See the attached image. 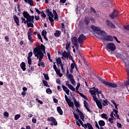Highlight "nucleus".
<instances>
[{"label":"nucleus","instance_id":"f257e3e1","mask_svg":"<svg viewBox=\"0 0 129 129\" xmlns=\"http://www.w3.org/2000/svg\"><path fill=\"white\" fill-rule=\"evenodd\" d=\"M45 49L46 47H45V45L43 44H41V45H40V44H36V47L34 48L33 49V54L35 57H37V59L39 58L38 55H40L41 53L42 54L46 53Z\"/></svg>","mask_w":129,"mask_h":129},{"label":"nucleus","instance_id":"f03ea898","mask_svg":"<svg viewBox=\"0 0 129 129\" xmlns=\"http://www.w3.org/2000/svg\"><path fill=\"white\" fill-rule=\"evenodd\" d=\"M98 79L99 81H101L102 83H103L104 85L109 88H116V87H117V85L116 84L106 82L103 79H102L101 77H98Z\"/></svg>","mask_w":129,"mask_h":129},{"label":"nucleus","instance_id":"7ed1b4c3","mask_svg":"<svg viewBox=\"0 0 129 129\" xmlns=\"http://www.w3.org/2000/svg\"><path fill=\"white\" fill-rule=\"evenodd\" d=\"M91 28L94 31H97V35H99V36H103V37H106V36H107V33H106V32H105V31L103 30L101 31V28L98 27L91 25Z\"/></svg>","mask_w":129,"mask_h":129},{"label":"nucleus","instance_id":"20e7f679","mask_svg":"<svg viewBox=\"0 0 129 129\" xmlns=\"http://www.w3.org/2000/svg\"><path fill=\"white\" fill-rule=\"evenodd\" d=\"M106 48L107 50H110L112 52H113V51H115L116 47L115 46V44H114L113 43L109 42L107 44Z\"/></svg>","mask_w":129,"mask_h":129},{"label":"nucleus","instance_id":"39448f33","mask_svg":"<svg viewBox=\"0 0 129 129\" xmlns=\"http://www.w3.org/2000/svg\"><path fill=\"white\" fill-rule=\"evenodd\" d=\"M79 44L81 45L83 44L85 40H86V37L84 36V34L80 35L79 37L78 38Z\"/></svg>","mask_w":129,"mask_h":129},{"label":"nucleus","instance_id":"423d86ee","mask_svg":"<svg viewBox=\"0 0 129 129\" xmlns=\"http://www.w3.org/2000/svg\"><path fill=\"white\" fill-rule=\"evenodd\" d=\"M119 14V12L114 10L111 14L109 15V16L111 19L113 20V19H115V18H116L117 16H118Z\"/></svg>","mask_w":129,"mask_h":129},{"label":"nucleus","instance_id":"0eeeda50","mask_svg":"<svg viewBox=\"0 0 129 129\" xmlns=\"http://www.w3.org/2000/svg\"><path fill=\"white\" fill-rule=\"evenodd\" d=\"M53 69L55 71L57 75H58L59 77H62V76H63V74H61L60 72V69H58V68H57V66H54Z\"/></svg>","mask_w":129,"mask_h":129},{"label":"nucleus","instance_id":"6e6552de","mask_svg":"<svg viewBox=\"0 0 129 129\" xmlns=\"http://www.w3.org/2000/svg\"><path fill=\"white\" fill-rule=\"evenodd\" d=\"M102 40L103 41H113V37L110 35L106 36V37H101Z\"/></svg>","mask_w":129,"mask_h":129},{"label":"nucleus","instance_id":"1a4fd4ad","mask_svg":"<svg viewBox=\"0 0 129 129\" xmlns=\"http://www.w3.org/2000/svg\"><path fill=\"white\" fill-rule=\"evenodd\" d=\"M48 121H52L54 123V125H57L58 122L56 121V119L54 117H50L47 118Z\"/></svg>","mask_w":129,"mask_h":129},{"label":"nucleus","instance_id":"9d476101","mask_svg":"<svg viewBox=\"0 0 129 129\" xmlns=\"http://www.w3.org/2000/svg\"><path fill=\"white\" fill-rule=\"evenodd\" d=\"M106 23L107 27H109V28H111L112 29H114L115 28V25L111 22L110 21L107 20Z\"/></svg>","mask_w":129,"mask_h":129},{"label":"nucleus","instance_id":"9b49d317","mask_svg":"<svg viewBox=\"0 0 129 129\" xmlns=\"http://www.w3.org/2000/svg\"><path fill=\"white\" fill-rule=\"evenodd\" d=\"M13 19L14 20L17 26H20V19H19V17L17 16V15H14L13 16Z\"/></svg>","mask_w":129,"mask_h":129},{"label":"nucleus","instance_id":"f8f14e48","mask_svg":"<svg viewBox=\"0 0 129 129\" xmlns=\"http://www.w3.org/2000/svg\"><path fill=\"white\" fill-rule=\"evenodd\" d=\"M35 19V16H30L28 18L26 19L27 23H33L34 24V20Z\"/></svg>","mask_w":129,"mask_h":129},{"label":"nucleus","instance_id":"ddd939ff","mask_svg":"<svg viewBox=\"0 0 129 129\" xmlns=\"http://www.w3.org/2000/svg\"><path fill=\"white\" fill-rule=\"evenodd\" d=\"M28 39L30 42H34V39H33V37H32V33L30 32V31H28L27 33Z\"/></svg>","mask_w":129,"mask_h":129},{"label":"nucleus","instance_id":"4468645a","mask_svg":"<svg viewBox=\"0 0 129 129\" xmlns=\"http://www.w3.org/2000/svg\"><path fill=\"white\" fill-rule=\"evenodd\" d=\"M84 23L86 24V26H88L89 25V23H90V19H89V18L87 16H85V19H84Z\"/></svg>","mask_w":129,"mask_h":129},{"label":"nucleus","instance_id":"2eb2a0df","mask_svg":"<svg viewBox=\"0 0 129 129\" xmlns=\"http://www.w3.org/2000/svg\"><path fill=\"white\" fill-rule=\"evenodd\" d=\"M20 67L21 69L23 70V71H26V63L25 62H22L20 64Z\"/></svg>","mask_w":129,"mask_h":129},{"label":"nucleus","instance_id":"dca6fc26","mask_svg":"<svg viewBox=\"0 0 129 129\" xmlns=\"http://www.w3.org/2000/svg\"><path fill=\"white\" fill-rule=\"evenodd\" d=\"M62 88L63 89V90L66 92V93L68 95H69V89L67 88V87L62 85Z\"/></svg>","mask_w":129,"mask_h":129},{"label":"nucleus","instance_id":"f3484780","mask_svg":"<svg viewBox=\"0 0 129 129\" xmlns=\"http://www.w3.org/2000/svg\"><path fill=\"white\" fill-rule=\"evenodd\" d=\"M57 111L60 115H63V110H62V109H61V107H57Z\"/></svg>","mask_w":129,"mask_h":129},{"label":"nucleus","instance_id":"a211bd4d","mask_svg":"<svg viewBox=\"0 0 129 129\" xmlns=\"http://www.w3.org/2000/svg\"><path fill=\"white\" fill-rule=\"evenodd\" d=\"M23 15L24 18H25L26 19H28L29 17L31 16L29 13H28V12L27 11H24L23 13Z\"/></svg>","mask_w":129,"mask_h":129},{"label":"nucleus","instance_id":"6ab92c4d","mask_svg":"<svg viewBox=\"0 0 129 129\" xmlns=\"http://www.w3.org/2000/svg\"><path fill=\"white\" fill-rule=\"evenodd\" d=\"M69 55H70V53L69 52L67 53L66 52V50H64V52L62 53V57H64V58H67V59H68V57H69Z\"/></svg>","mask_w":129,"mask_h":129},{"label":"nucleus","instance_id":"aec40b11","mask_svg":"<svg viewBox=\"0 0 129 129\" xmlns=\"http://www.w3.org/2000/svg\"><path fill=\"white\" fill-rule=\"evenodd\" d=\"M54 35L55 38H59L60 37V35H61V32L59 30H56Z\"/></svg>","mask_w":129,"mask_h":129},{"label":"nucleus","instance_id":"412c9836","mask_svg":"<svg viewBox=\"0 0 129 129\" xmlns=\"http://www.w3.org/2000/svg\"><path fill=\"white\" fill-rule=\"evenodd\" d=\"M38 59L39 62H42V59H43V57H44V54H42V53H40V54H38Z\"/></svg>","mask_w":129,"mask_h":129},{"label":"nucleus","instance_id":"4be33fe9","mask_svg":"<svg viewBox=\"0 0 129 129\" xmlns=\"http://www.w3.org/2000/svg\"><path fill=\"white\" fill-rule=\"evenodd\" d=\"M98 123L100 126H104L105 125V122L103 120H99Z\"/></svg>","mask_w":129,"mask_h":129},{"label":"nucleus","instance_id":"5701e85b","mask_svg":"<svg viewBox=\"0 0 129 129\" xmlns=\"http://www.w3.org/2000/svg\"><path fill=\"white\" fill-rule=\"evenodd\" d=\"M25 3H28V4L31 7L34 6V3L33 2V0H24Z\"/></svg>","mask_w":129,"mask_h":129},{"label":"nucleus","instance_id":"b1692460","mask_svg":"<svg viewBox=\"0 0 129 129\" xmlns=\"http://www.w3.org/2000/svg\"><path fill=\"white\" fill-rule=\"evenodd\" d=\"M70 44H71V42L67 41V43L66 44V49L67 52H68V51H69V48H70Z\"/></svg>","mask_w":129,"mask_h":129},{"label":"nucleus","instance_id":"393cba45","mask_svg":"<svg viewBox=\"0 0 129 129\" xmlns=\"http://www.w3.org/2000/svg\"><path fill=\"white\" fill-rule=\"evenodd\" d=\"M42 83L44 86H45L46 87H50V86L48 84V82H47V81L42 80Z\"/></svg>","mask_w":129,"mask_h":129},{"label":"nucleus","instance_id":"a878e982","mask_svg":"<svg viewBox=\"0 0 129 129\" xmlns=\"http://www.w3.org/2000/svg\"><path fill=\"white\" fill-rule=\"evenodd\" d=\"M37 65L39 66V67L41 66L42 68H44L45 67V62L43 61L39 62L38 63Z\"/></svg>","mask_w":129,"mask_h":129},{"label":"nucleus","instance_id":"bb28decb","mask_svg":"<svg viewBox=\"0 0 129 129\" xmlns=\"http://www.w3.org/2000/svg\"><path fill=\"white\" fill-rule=\"evenodd\" d=\"M96 104L98 108H100V109H102V104H101V102H100V101L96 103Z\"/></svg>","mask_w":129,"mask_h":129},{"label":"nucleus","instance_id":"cd10ccee","mask_svg":"<svg viewBox=\"0 0 129 129\" xmlns=\"http://www.w3.org/2000/svg\"><path fill=\"white\" fill-rule=\"evenodd\" d=\"M101 117L102 118H105V119H108V117L107 116V115L106 113H103L101 114Z\"/></svg>","mask_w":129,"mask_h":129},{"label":"nucleus","instance_id":"c85d7f7f","mask_svg":"<svg viewBox=\"0 0 129 129\" xmlns=\"http://www.w3.org/2000/svg\"><path fill=\"white\" fill-rule=\"evenodd\" d=\"M28 28H34V23L33 22H27V23Z\"/></svg>","mask_w":129,"mask_h":129},{"label":"nucleus","instance_id":"c756f323","mask_svg":"<svg viewBox=\"0 0 129 129\" xmlns=\"http://www.w3.org/2000/svg\"><path fill=\"white\" fill-rule=\"evenodd\" d=\"M57 65L62 64V59L60 57H58L56 60Z\"/></svg>","mask_w":129,"mask_h":129},{"label":"nucleus","instance_id":"7c9ffc66","mask_svg":"<svg viewBox=\"0 0 129 129\" xmlns=\"http://www.w3.org/2000/svg\"><path fill=\"white\" fill-rule=\"evenodd\" d=\"M79 115H80V118L82 119V120H83V121H84V114H83V113L81 112L80 113H79Z\"/></svg>","mask_w":129,"mask_h":129},{"label":"nucleus","instance_id":"2f4dec72","mask_svg":"<svg viewBox=\"0 0 129 129\" xmlns=\"http://www.w3.org/2000/svg\"><path fill=\"white\" fill-rule=\"evenodd\" d=\"M45 12H46V13H47L48 17H51L50 16H51L52 12L51 11H50V10H49V9H46Z\"/></svg>","mask_w":129,"mask_h":129},{"label":"nucleus","instance_id":"473e14b6","mask_svg":"<svg viewBox=\"0 0 129 129\" xmlns=\"http://www.w3.org/2000/svg\"><path fill=\"white\" fill-rule=\"evenodd\" d=\"M78 40V39L75 36H74V37H72V43H77Z\"/></svg>","mask_w":129,"mask_h":129},{"label":"nucleus","instance_id":"72a5a7b5","mask_svg":"<svg viewBox=\"0 0 129 129\" xmlns=\"http://www.w3.org/2000/svg\"><path fill=\"white\" fill-rule=\"evenodd\" d=\"M67 78H69V79L71 80H72V79H74V77L73 76V75L71 74H70L68 75V76H67Z\"/></svg>","mask_w":129,"mask_h":129},{"label":"nucleus","instance_id":"f704fd0d","mask_svg":"<svg viewBox=\"0 0 129 129\" xmlns=\"http://www.w3.org/2000/svg\"><path fill=\"white\" fill-rule=\"evenodd\" d=\"M28 59V64H29L28 67H31V65L32 64V59L31 58L27 57Z\"/></svg>","mask_w":129,"mask_h":129},{"label":"nucleus","instance_id":"c9c22d12","mask_svg":"<svg viewBox=\"0 0 129 129\" xmlns=\"http://www.w3.org/2000/svg\"><path fill=\"white\" fill-rule=\"evenodd\" d=\"M73 114H74V117L75 119H76L77 120H79V119H80L79 118V115L75 113V112H73Z\"/></svg>","mask_w":129,"mask_h":129},{"label":"nucleus","instance_id":"e433bc0d","mask_svg":"<svg viewBox=\"0 0 129 129\" xmlns=\"http://www.w3.org/2000/svg\"><path fill=\"white\" fill-rule=\"evenodd\" d=\"M80 85H81L80 83H78L77 84V86L76 88V92H77V93H79V87H80Z\"/></svg>","mask_w":129,"mask_h":129},{"label":"nucleus","instance_id":"4c0bfd02","mask_svg":"<svg viewBox=\"0 0 129 129\" xmlns=\"http://www.w3.org/2000/svg\"><path fill=\"white\" fill-rule=\"evenodd\" d=\"M46 92L47 93V94H52V90L51 89L48 88L46 90Z\"/></svg>","mask_w":129,"mask_h":129},{"label":"nucleus","instance_id":"58836bf2","mask_svg":"<svg viewBox=\"0 0 129 129\" xmlns=\"http://www.w3.org/2000/svg\"><path fill=\"white\" fill-rule=\"evenodd\" d=\"M107 102H108L107 99L104 100L103 101V103H102L103 105L104 106H106V105H108V103Z\"/></svg>","mask_w":129,"mask_h":129},{"label":"nucleus","instance_id":"ea45409f","mask_svg":"<svg viewBox=\"0 0 129 129\" xmlns=\"http://www.w3.org/2000/svg\"><path fill=\"white\" fill-rule=\"evenodd\" d=\"M124 63L125 64V67H129V61H127L126 59H124Z\"/></svg>","mask_w":129,"mask_h":129},{"label":"nucleus","instance_id":"a19ab883","mask_svg":"<svg viewBox=\"0 0 129 129\" xmlns=\"http://www.w3.org/2000/svg\"><path fill=\"white\" fill-rule=\"evenodd\" d=\"M93 100L95 101V102H96V103H97L98 101H100L98 98H97V97H96V96H93Z\"/></svg>","mask_w":129,"mask_h":129},{"label":"nucleus","instance_id":"79ce46f5","mask_svg":"<svg viewBox=\"0 0 129 129\" xmlns=\"http://www.w3.org/2000/svg\"><path fill=\"white\" fill-rule=\"evenodd\" d=\"M74 104L77 108L80 107V104H79V102H78V101L75 102Z\"/></svg>","mask_w":129,"mask_h":129},{"label":"nucleus","instance_id":"37998d69","mask_svg":"<svg viewBox=\"0 0 129 129\" xmlns=\"http://www.w3.org/2000/svg\"><path fill=\"white\" fill-rule=\"evenodd\" d=\"M48 19L49 20V22H50L51 26H53V23H54V19H53V18H52V17H48Z\"/></svg>","mask_w":129,"mask_h":129},{"label":"nucleus","instance_id":"c03bdc74","mask_svg":"<svg viewBox=\"0 0 129 129\" xmlns=\"http://www.w3.org/2000/svg\"><path fill=\"white\" fill-rule=\"evenodd\" d=\"M41 35L42 36H47V31H46V30H43L42 31Z\"/></svg>","mask_w":129,"mask_h":129},{"label":"nucleus","instance_id":"a18cd8bd","mask_svg":"<svg viewBox=\"0 0 129 129\" xmlns=\"http://www.w3.org/2000/svg\"><path fill=\"white\" fill-rule=\"evenodd\" d=\"M34 71V67L31 66L30 67V68L28 70V73H31V72H33Z\"/></svg>","mask_w":129,"mask_h":129},{"label":"nucleus","instance_id":"49530a36","mask_svg":"<svg viewBox=\"0 0 129 129\" xmlns=\"http://www.w3.org/2000/svg\"><path fill=\"white\" fill-rule=\"evenodd\" d=\"M21 20L22 21V23H24V24H25L28 23V21H27V19L26 20V19H25L24 17H21Z\"/></svg>","mask_w":129,"mask_h":129},{"label":"nucleus","instance_id":"de8ad7c7","mask_svg":"<svg viewBox=\"0 0 129 129\" xmlns=\"http://www.w3.org/2000/svg\"><path fill=\"white\" fill-rule=\"evenodd\" d=\"M21 117V114H16L15 116V120H18Z\"/></svg>","mask_w":129,"mask_h":129},{"label":"nucleus","instance_id":"09e8293b","mask_svg":"<svg viewBox=\"0 0 129 129\" xmlns=\"http://www.w3.org/2000/svg\"><path fill=\"white\" fill-rule=\"evenodd\" d=\"M68 104L70 107H74V103L73 102L71 101Z\"/></svg>","mask_w":129,"mask_h":129},{"label":"nucleus","instance_id":"8fccbe9b","mask_svg":"<svg viewBox=\"0 0 129 129\" xmlns=\"http://www.w3.org/2000/svg\"><path fill=\"white\" fill-rule=\"evenodd\" d=\"M90 93H91V94H92L93 95H94V96H96V93H95V91L94 90H90L89 91Z\"/></svg>","mask_w":129,"mask_h":129},{"label":"nucleus","instance_id":"3c124183","mask_svg":"<svg viewBox=\"0 0 129 129\" xmlns=\"http://www.w3.org/2000/svg\"><path fill=\"white\" fill-rule=\"evenodd\" d=\"M86 109H87V111L89 112L90 113H93V111L92 110L90 109V108L89 107H87L86 108Z\"/></svg>","mask_w":129,"mask_h":129},{"label":"nucleus","instance_id":"603ef678","mask_svg":"<svg viewBox=\"0 0 129 129\" xmlns=\"http://www.w3.org/2000/svg\"><path fill=\"white\" fill-rule=\"evenodd\" d=\"M37 36L39 40H40V41L41 42V43H43V39H42V36H41V34H39V33H38Z\"/></svg>","mask_w":129,"mask_h":129},{"label":"nucleus","instance_id":"864d4df0","mask_svg":"<svg viewBox=\"0 0 129 129\" xmlns=\"http://www.w3.org/2000/svg\"><path fill=\"white\" fill-rule=\"evenodd\" d=\"M59 66H60V67H61L62 72H63V73H64V72H65V70L63 68V63H62V62H61V63H60Z\"/></svg>","mask_w":129,"mask_h":129},{"label":"nucleus","instance_id":"5fc2aeb1","mask_svg":"<svg viewBox=\"0 0 129 129\" xmlns=\"http://www.w3.org/2000/svg\"><path fill=\"white\" fill-rule=\"evenodd\" d=\"M87 125H88V128L89 129H93V127L92 126V125L90 124L89 122H87Z\"/></svg>","mask_w":129,"mask_h":129},{"label":"nucleus","instance_id":"6e6d98bb","mask_svg":"<svg viewBox=\"0 0 129 129\" xmlns=\"http://www.w3.org/2000/svg\"><path fill=\"white\" fill-rule=\"evenodd\" d=\"M43 75L45 80H49V76H48V74H43Z\"/></svg>","mask_w":129,"mask_h":129},{"label":"nucleus","instance_id":"4d7b16f0","mask_svg":"<svg viewBox=\"0 0 129 129\" xmlns=\"http://www.w3.org/2000/svg\"><path fill=\"white\" fill-rule=\"evenodd\" d=\"M113 39L114 40H115L116 42H117V43H118V44H120V41H119L118 39H117V37H116V36H113Z\"/></svg>","mask_w":129,"mask_h":129},{"label":"nucleus","instance_id":"13d9d810","mask_svg":"<svg viewBox=\"0 0 129 129\" xmlns=\"http://www.w3.org/2000/svg\"><path fill=\"white\" fill-rule=\"evenodd\" d=\"M75 66H76V63H71V69H74V68H75Z\"/></svg>","mask_w":129,"mask_h":129},{"label":"nucleus","instance_id":"bf43d9fd","mask_svg":"<svg viewBox=\"0 0 129 129\" xmlns=\"http://www.w3.org/2000/svg\"><path fill=\"white\" fill-rule=\"evenodd\" d=\"M117 123V127L118 128H122V126H121V124L120 123H118V122H116Z\"/></svg>","mask_w":129,"mask_h":129},{"label":"nucleus","instance_id":"052dcab7","mask_svg":"<svg viewBox=\"0 0 129 129\" xmlns=\"http://www.w3.org/2000/svg\"><path fill=\"white\" fill-rule=\"evenodd\" d=\"M32 56H33V52L30 51V52H29V53L28 54V57H27V58H31V57H32Z\"/></svg>","mask_w":129,"mask_h":129},{"label":"nucleus","instance_id":"680f3d73","mask_svg":"<svg viewBox=\"0 0 129 129\" xmlns=\"http://www.w3.org/2000/svg\"><path fill=\"white\" fill-rule=\"evenodd\" d=\"M84 104L85 108H86V107H88V103L86 101H84Z\"/></svg>","mask_w":129,"mask_h":129},{"label":"nucleus","instance_id":"e2e57ef3","mask_svg":"<svg viewBox=\"0 0 129 129\" xmlns=\"http://www.w3.org/2000/svg\"><path fill=\"white\" fill-rule=\"evenodd\" d=\"M123 28L126 31H129V25L124 26Z\"/></svg>","mask_w":129,"mask_h":129},{"label":"nucleus","instance_id":"0e129e2a","mask_svg":"<svg viewBox=\"0 0 129 129\" xmlns=\"http://www.w3.org/2000/svg\"><path fill=\"white\" fill-rule=\"evenodd\" d=\"M71 82L73 85H75V84H76V82L74 79H72V80H71Z\"/></svg>","mask_w":129,"mask_h":129},{"label":"nucleus","instance_id":"69168bd1","mask_svg":"<svg viewBox=\"0 0 129 129\" xmlns=\"http://www.w3.org/2000/svg\"><path fill=\"white\" fill-rule=\"evenodd\" d=\"M108 121H109L110 123H113V118L109 117L108 119Z\"/></svg>","mask_w":129,"mask_h":129},{"label":"nucleus","instance_id":"338daca9","mask_svg":"<svg viewBox=\"0 0 129 129\" xmlns=\"http://www.w3.org/2000/svg\"><path fill=\"white\" fill-rule=\"evenodd\" d=\"M36 101H38V103H40V104H43V102L40 100L38 98H36Z\"/></svg>","mask_w":129,"mask_h":129},{"label":"nucleus","instance_id":"774afa93","mask_svg":"<svg viewBox=\"0 0 129 129\" xmlns=\"http://www.w3.org/2000/svg\"><path fill=\"white\" fill-rule=\"evenodd\" d=\"M124 84L126 86H128V85H129V77H128V79H127V80L125 81V83Z\"/></svg>","mask_w":129,"mask_h":129}]
</instances>
